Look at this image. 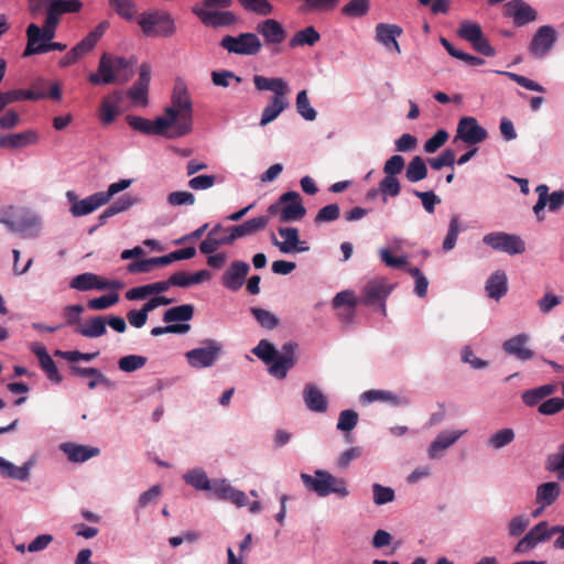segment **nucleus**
<instances>
[{
	"mask_svg": "<svg viewBox=\"0 0 564 564\" xmlns=\"http://www.w3.org/2000/svg\"><path fill=\"white\" fill-rule=\"evenodd\" d=\"M485 290L490 299L499 301L508 291L507 274L502 270L495 271L486 281Z\"/></svg>",
	"mask_w": 564,
	"mask_h": 564,
	"instance_id": "nucleus-38",
	"label": "nucleus"
},
{
	"mask_svg": "<svg viewBox=\"0 0 564 564\" xmlns=\"http://www.w3.org/2000/svg\"><path fill=\"white\" fill-rule=\"evenodd\" d=\"M115 12L127 21H132L137 13L134 0H108Z\"/></svg>",
	"mask_w": 564,
	"mask_h": 564,
	"instance_id": "nucleus-54",
	"label": "nucleus"
},
{
	"mask_svg": "<svg viewBox=\"0 0 564 564\" xmlns=\"http://www.w3.org/2000/svg\"><path fill=\"white\" fill-rule=\"evenodd\" d=\"M373 495V503L376 506H382L392 502L395 498V492L391 487L382 486L380 484H373L371 486Z\"/></svg>",
	"mask_w": 564,
	"mask_h": 564,
	"instance_id": "nucleus-62",
	"label": "nucleus"
},
{
	"mask_svg": "<svg viewBox=\"0 0 564 564\" xmlns=\"http://www.w3.org/2000/svg\"><path fill=\"white\" fill-rule=\"evenodd\" d=\"M74 330L87 338L101 337L107 333V318L101 315L91 317L84 324L77 325Z\"/></svg>",
	"mask_w": 564,
	"mask_h": 564,
	"instance_id": "nucleus-36",
	"label": "nucleus"
},
{
	"mask_svg": "<svg viewBox=\"0 0 564 564\" xmlns=\"http://www.w3.org/2000/svg\"><path fill=\"white\" fill-rule=\"evenodd\" d=\"M379 191L383 196V202H387L388 197H397L401 192V184L398 177L384 176L379 182Z\"/></svg>",
	"mask_w": 564,
	"mask_h": 564,
	"instance_id": "nucleus-64",
	"label": "nucleus"
},
{
	"mask_svg": "<svg viewBox=\"0 0 564 564\" xmlns=\"http://www.w3.org/2000/svg\"><path fill=\"white\" fill-rule=\"evenodd\" d=\"M300 478L304 487L318 497L334 494L339 498H346L350 494L346 479L338 478L325 469H316L313 475L302 473Z\"/></svg>",
	"mask_w": 564,
	"mask_h": 564,
	"instance_id": "nucleus-3",
	"label": "nucleus"
},
{
	"mask_svg": "<svg viewBox=\"0 0 564 564\" xmlns=\"http://www.w3.org/2000/svg\"><path fill=\"white\" fill-rule=\"evenodd\" d=\"M224 352V345L213 338L202 341V346L185 352L189 367L194 369L210 368L216 365Z\"/></svg>",
	"mask_w": 564,
	"mask_h": 564,
	"instance_id": "nucleus-6",
	"label": "nucleus"
},
{
	"mask_svg": "<svg viewBox=\"0 0 564 564\" xmlns=\"http://www.w3.org/2000/svg\"><path fill=\"white\" fill-rule=\"evenodd\" d=\"M257 32L263 37L267 45L281 44L286 37L283 25L274 19H267L258 23Z\"/></svg>",
	"mask_w": 564,
	"mask_h": 564,
	"instance_id": "nucleus-27",
	"label": "nucleus"
},
{
	"mask_svg": "<svg viewBox=\"0 0 564 564\" xmlns=\"http://www.w3.org/2000/svg\"><path fill=\"white\" fill-rule=\"evenodd\" d=\"M58 23L59 20H55L46 14L43 28L35 23L29 24L25 31L28 39L25 48H36L40 43L51 42L55 36Z\"/></svg>",
	"mask_w": 564,
	"mask_h": 564,
	"instance_id": "nucleus-13",
	"label": "nucleus"
},
{
	"mask_svg": "<svg viewBox=\"0 0 564 564\" xmlns=\"http://www.w3.org/2000/svg\"><path fill=\"white\" fill-rule=\"evenodd\" d=\"M506 15L512 18L516 26H523L538 19V12L523 0H511L506 4Z\"/></svg>",
	"mask_w": 564,
	"mask_h": 564,
	"instance_id": "nucleus-21",
	"label": "nucleus"
},
{
	"mask_svg": "<svg viewBox=\"0 0 564 564\" xmlns=\"http://www.w3.org/2000/svg\"><path fill=\"white\" fill-rule=\"evenodd\" d=\"M556 391L555 383L543 384L530 390H527L522 393V402L527 406H535L540 405L545 398L552 395Z\"/></svg>",
	"mask_w": 564,
	"mask_h": 564,
	"instance_id": "nucleus-43",
	"label": "nucleus"
},
{
	"mask_svg": "<svg viewBox=\"0 0 564 564\" xmlns=\"http://www.w3.org/2000/svg\"><path fill=\"white\" fill-rule=\"evenodd\" d=\"M121 110L111 99H104L99 109V119L104 126H109L120 115Z\"/></svg>",
	"mask_w": 564,
	"mask_h": 564,
	"instance_id": "nucleus-56",
	"label": "nucleus"
},
{
	"mask_svg": "<svg viewBox=\"0 0 564 564\" xmlns=\"http://www.w3.org/2000/svg\"><path fill=\"white\" fill-rule=\"evenodd\" d=\"M299 345L294 341H288L282 345L278 351L275 346L267 339H261L252 349V352L265 364H271L269 373L279 379H284L288 371L294 367L296 362L295 352Z\"/></svg>",
	"mask_w": 564,
	"mask_h": 564,
	"instance_id": "nucleus-1",
	"label": "nucleus"
},
{
	"mask_svg": "<svg viewBox=\"0 0 564 564\" xmlns=\"http://www.w3.org/2000/svg\"><path fill=\"white\" fill-rule=\"evenodd\" d=\"M148 358L141 355H128L118 360V368L123 372H133L145 366Z\"/></svg>",
	"mask_w": 564,
	"mask_h": 564,
	"instance_id": "nucleus-57",
	"label": "nucleus"
},
{
	"mask_svg": "<svg viewBox=\"0 0 564 564\" xmlns=\"http://www.w3.org/2000/svg\"><path fill=\"white\" fill-rule=\"evenodd\" d=\"M151 80V66L147 63L141 64L139 78L128 89L127 95L133 105L145 106L148 105V90Z\"/></svg>",
	"mask_w": 564,
	"mask_h": 564,
	"instance_id": "nucleus-19",
	"label": "nucleus"
},
{
	"mask_svg": "<svg viewBox=\"0 0 564 564\" xmlns=\"http://www.w3.org/2000/svg\"><path fill=\"white\" fill-rule=\"evenodd\" d=\"M210 491L215 498L231 501L239 508L248 503L247 495L242 490L232 487L227 479H213Z\"/></svg>",
	"mask_w": 564,
	"mask_h": 564,
	"instance_id": "nucleus-17",
	"label": "nucleus"
},
{
	"mask_svg": "<svg viewBox=\"0 0 564 564\" xmlns=\"http://www.w3.org/2000/svg\"><path fill=\"white\" fill-rule=\"evenodd\" d=\"M253 84L259 91H272L273 96H288L290 93L289 84L281 77L253 76Z\"/></svg>",
	"mask_w": 564,
	"mask_h": 564,
	"instance_id": "nucleus-30",
	"label": "nucleus"
},
{
	"mask_svg": "<svg viewBox=\"0 0 564 564\" xmlns=\"http://www.w3.org/2000/svg\"><path fill=\"white\" fill-rule=\"evenodd\" d=\"M546 468L556 471L558 479H564V443L560 445L556 453L549 455Z\"/></svg>",
	"mask_w": 564,
	"mask_h": 564,
	"instance_id": "nucleus-63",
	"label": "nucleus"
},
{
	"mask_svg": "<svg viewBox=\"0 0 564 564\" xmlns=\"http://www.w3.org/2000/svg\"><path fill=\"white\" fill-rule=\"evenodd\" d=\"M69 371L73 376H77V377H93V378H97L99 379V382L107 387V388H113L115 387V383L109 379L107 378L99 369L97 368H93V367H88V368H84V367H79V366H76V365H72L69 367Z\"/></svg>",
	"mask_w": 564,
	"mask_h": 564,
	"instance_id": "nucleus-51",
	"label": "nucleus"
},
{
	"mask_svg": "<svg viewBox=\"0 0 564 564\" xmlns=\"http://www.w3.org/2000/svg\"><path fill=\"white\" fill-rule=\"evenodd\" d=\"M321 40V34L312 25L297 31L289 41L291 48L314 46Z\"/></svg>",
	"mask_w": 564,
	"mask_h": 564,
	"instance_id": "nucleus-44",
	"label": "nucleus"
},
{
	"mask_svg": "<svg viewBox=\"0 0 564 564\" xmlns=\"http://www.w3.org/2000/svg\"><path fill=\"white\" fill-rule=\"evenodd\" d=\"M459 217L454 215L449 219L448 230L443 241L442 248L444 251H451L455 248L457 237L460 232Z\"/></svg>",
	"mask_w": 564,
	"mask_h": 564,
	"instance_id": "nucleus-59",
	"label": "nucleus"
},
{
	"mask_svg": "<svg viewBox=\"0 0 564 564\" xmlns=\"http://www.w3.org/2000/svg\"><path fill=\"white\" fill-rule=\"evenodd\" d=\"M296 111L307 121H314L317 117L316 110L311 106L306 90H301L296 95Z\"/></svg>",
	"mask_w": 564,
	"mask_h": 564,
	"instance_id": "nucleus-52",
	"label": "nucleus"
},
{
	"mask_svg": "<svg viewBox=\"0 0 564 564\" xmlns=\"http://www.w3.org/2000/svg\"><path fill=\"white\" fill-rule=\"evenodd\" d=\"M144 35L150 37H170L176 33V25L173 17L163 10L143 12L139 20Z\"/></svg>",
	"mask_w": 564,
	"mask_h": 564,
	"instance_id": "nucleus-5",
	"label": "nucleus"
},
{
	"mask_svg": "<svg viewBox=\"0 0 564 564\" xmlns=\"http://www.w3.org/2000/svg\"><path fill=\"white\" fill-rule=\"evenodd\" d=\"M279 200L280 203H290L285 205L281 210V221L288 223L292 220H299L305 216L306 209L301 203L300 195L297 192H286L283 195H281Z\"/></svg>",
	"mask_w": 564,
	"mask_h": 564,
	"instance_id": "nucleus-25",
	"label": "nucleus"
},
{
	"mask_svg": "<svg viewBox=\"0 0 564 564\" xmlns=\"http://www.w3.org/2000/svg\"><path fill=\"white\" fill-rule=\"evenodd\" d=\"M36 142L37 134L32 130L10 134H0L1 149H20Z\"/></svg>",
	"mask_w": 564,
	"mask_h": 564,
	"instance_id": "nucleus-32",
	"label": "nucleus"
},
{
	"mask_svg": "<svg viewBox=\"0 0 564 564\" xmlns=\"http://www.w3.org/2000/svg\"><path fill=\"white\" fill-rule=\"evenodd\" d=\"M338 0H303L300 7L302 13H324L334 10Z\"/></svg>",
	"mask_w": 564,
	"mask_h": 564,
	"instance_id": "nucleus-50",
	"label": "nucleus"
},
{
	"mask_svg": "<svg viewBox=\"0 0 564 564\" xmlns=\"http://www.w3.org/2000/svg\"><path fill=\"white\" fill-rule=\"evenodd\" d=\"M403 30L398 24L378 23L375 28V39L388 51H394L400 54L401 48L397 37L402 34Z\"/></svg>",
	"mask_w": 564,
	"mask_h": 564,
	"instance_id": "nucleus-23",
	"label": "nucleus"
},
{
	"mask_svg": "<svg viewBox=\"0 0 564 564\" xmlns=\"http://www.w3.org/2000/svg\"><path fill=\"white\" fill-rule=\"evenodd\" d=\"M192 12L205 26L213 29L232 25L238 20L231 11L225 9L207 10V8L199 4L193 6Z\"/></svg>",
	"mask_w": 564,
	"mask_h": 564,
	"instance_id": "nucleus-10",
	"label": "nucleus"
},
{
	"mask_svg": "<svg viewBox=\"0 0 564 564\" xmlns=\"http://www.w3.org/2000/svg\"><path fill=\"white\" fill-rule=\"evenodd\" d=\"M0 224L4 225L11 232L21 234L24 237H36L41 220L37 215L28 208L6 205L0 206Z\"/></svg>",
	"mask_w": 564,
	"mask_h": 564,
	"instance_id": "nucleus-2",
	"label": "nucleus"
},
{
	"mask_svg": "<svg viewBox=\"0 0 564 564\" xmlns=\"http://www.w3.org/2000/svg\"><path fill=\"white\" fill-rule=\"evenodd\" d=\"M183 479L187 485L192 486L196 490L207 491L210 490V487L213 486V480L208 478L206 471L200 467L186 471L183 475Z\"/></svg>",
	"mask_w": 564,
	"mask_h": 564,
	"instance_id": "nucleus-45",
	"label": "nucleus"
},
{
	"mask_svg": "<svg viewBox=\"0 0 564 564\" xmlns=\"http://www.w3.org/2000/svg\"><path fill=\"white\" fill-rule=\"evenodd\" d=\"M104 205H106L104 196H101L100 192H97L80 199L76 205H70L69 213L73 217H82L94 213Z\"/></svg>",
	"mask_w": 564,
	"mask_h": 564,
	"instance_id": "nucleus-37",
	"label": "nucleus"
},
{
	"mask_svg": "<svg viewBox=\"0 0 564 564\" xmlns=\"http://www.w3.org/2000/svg\"><path fill=\"white\" fill-rule=\"evenodd\" d=\"M457 34L460 39L471 43L484 33L481 26L478 23L471 21H463L459 24Z\"/></svg>",
	"mask_w": 564,
	"mask_h": 564,
	"instance_id": "nucleus-60",
	"label": "nucleus"
},
{
	"mask_svg": "<svg viewBox=\"0 0 564 564\" xmlns=\"http://www.w3.org/2000/svg\"><path fill=\"white\" fill-rule=\"evenodd\" d=\"M165 291H167L166 281H158L128 290L126 293V299L129 301H140L147 299L150 295L162 294Z\"/></svg>",
	"mask_w": 564,
	"mask_h": 564,
	"instance_id": "nucleus-39",
	"label": "nucleus"
},
{
	"mask_svg": "<svg viewBox=\"0 0 564 564\" xmlns=\"http://www.w3.org/2000/svg\"><path fill=\"white\" fill-rule=\"evenodd\" d=\"M390 290L379 281H370L368 282L362 291L364 299L362 303L365 305H375L380 303L382 311H386L384 300L389 295Z\"/></svg>",
	"mask_w": 564,
	"mask_h": 564,
	"instance_id": "nucleus-31",
	"label": "nucleus"
},
{
	"mask_svg": "<svg viewBox=\"0 0 564 564\" xmlns=\"http://www.w3.org/2000/svg\"><path fill=\"white\" fill-rule=\"evenodd\" d=\"M488 138L487 130L471 116L462 117L456 129V139L467 144H478Z\"/></svg>",
	"mask_w": 564,
	"mask_h": 564,
	"instance_id": "nucleus-12",
	"label": "nucleus"
},
{
	"mask_svg": "<svg viewBox=\"0 0 564 564\" xmlns=\"http://www.w3.org/2000/svg\"><path fill=\"white\" fill-rule=\"evenodd\" d=\"M290 102L288 96H272L263 108L260 119V126L265 127L274 121L288 107Z\"/></svg>",
	"mask_w": 564,
	"mask_h": 564,
	"instance_id": "nucleus-35",
	"label": "nucleus"
},
{
	"mask_svg": "<svg viewBox=\"0 0 564 564\" xmlns=\"http://www.w3.org/2000/svg\"><path fill=\"white\" fill-rule=\"evenodd\" d=\"M172 105L181 111V120L176 122V126L169 133V138H180L191 132L193 126L192 119V100L187 91V87L183 80H176L173 94Z\"/></svg>",
	"mask_w": 564,
	"mask_h": 564,
	"instance_id": "nucleus-4",
	"label": "nucleus"
},
{
	"mask_svg": "<svg viewBox=\"0 0 564 564\" xmlns=\"http://www.w3.org/2000/svg\"><path fill=\"white\" fill-rule=\"evenodd\" d=\"M132 76L133 72L117 75L111 64V56L105 53L99 59L97 73L90 74L88 80L93 85H109L116 82L124 84L129 82Z\"/></svg>",
	"mask_w": 564,
	"mask_h": 564,
	"instance_id": "nucleus-11",
	"label": "nucleus"
},
{
	"mask_svg": "<svg viewBox=\"0 0 564 564\" xmlns=\"http://www.w3.org/2000/svg\"><path fill=\"white\" fill-rule=\"evenodd\" d=\"M250 312L257 322L261 325V327L265 329H273L279 325V318L268 310L251 307Z\"/></svg>",
	"mask_w": 564,
	"mask_h": 564,
	"instance_id": "nucleus-58",
	"label": "nucleus"
},
{
	"mask_svg": "<svg viewBox=\"0 0 564 564\" xmlns=\"http://www.w3.org/2000/svg\"><path fill=\"white\" fill-rule=\"evenodd\" d=\"M59 449L67 456L68 460L73 463H84L88 459L99 455L100 449L98 447L80 445L76 443H62Z\"/></svg>",
	"mask_w": 564,
	"mask_h": 564,
	"instance_id": "nucleus-28",
	"label": "nucleus"
},
{
	"mask_svg": "<svg viewBox=\"0 0 564 564\" xmlns=\"http://www.w3.org/2000/svg\"><path fill=\"white\" fill-rule=\"evenodd\" d=\"M221 48L229 54L252 56L257 55L261 48L262 43L256 33L243 32L236 36L225 35L219 42Z\"/></svg>",
	"mask_w": 564,
	"mask_h": 564,
	"instance_id": "nucleus-7",
	"label": "nucleus"
},
{
	"mask_svg": "<svg viewBox=\"0 0 564 564\" xmlns=\"http://www.w3.org/2000/svg\"><path fill=\"white\" fill-rule=\"evenodd\" d=\"M553 535L552 527L546 521L535 524L516 545L514 552L525 553L539 543L545 542Z\"/></svg>",
	"mask_w": 564,
	"mask_h": 564,
	"instance_id": "nucleus-16",
	"label": "nucleus"
},
{
	"mask_svg": "<svg viewBox=\"0 0 564 564\" xmlns=\"http://www.w3.org/2000/svg\"><path fill=\"white\" fill-rule=\"evenodd\" d=\"M194 316L192 304H182L166 310L163 314V322L175 324V322H188Z\"/></svg>",
	"mask_w": 564,
	"mask_h": 564,
	"instance_id": "nucleus-47",
	"label": "nucleus"
},
{
	"mask_svg": "<svg viewBox=\"0 0 564 564\" xmlns=\"http://www.w3.org/2000/svg\"><path fill=\"white\" fill-rule=\"evenodd\" d=\"M370 9V0H350L341 8V14L349 18H362Z\"/></svg>",
	"mask_w": 564,
	"mask_h": 564,
	"instance_id": "nucleus-53",
	"label": "nucleus"
},
{
	"mask_svg": "<svg viewBox=\"0 0 564 564\" xmlns=\"http://www.w3.org/2000/svg\"><path fill=\"white\" fill-rule=\"evenodd\" d=\"M466 430H445L437 434L427 448L430 459H438L444 452L451 448L464 434Z\"/></svg>",
	"mask_w": 564,
	"mask_h": 564,
	"instance_id": "nucleus-18",
	"label": "nucleus"
},
{
	"mask_svg": "<svg viewBox=\"0 0 564 564\" xmlns=\"http://www.w3.org/2000/svg\"><path fill=\"white\" fill-rule=\"evenodd\" d=\"M538 202L533 206V213L538 220H543V210L549 206L550 212H556L564 205V191H555L549 194V186L545 184L538 185L535 188Z\"/></svg>",
	"mask_w": 564,
	"mask_h": 564,
	"instance_id": "nucleus-15",
	"label": "nucleus"
},
{
	"mask_svg": "<svg viewBox=\"0 0 564 564\" xmlns=\"http://www.w3.org/2000/svg\"><path fill=\"white\" fill-rule=\"evenodd\" d=\"M128 124L135 131L148 135H164L169 138L170 131H166L167 122L163 119L151 121L147 118L128 115L126 117Z\"/></svg>",
	"mask_w": 564,
	"mask_h": 564,
	"instance_id": "nucleus-20",
	"label": "nucleus"
},
{
	"mask_svg": "<svg viewBox=\"0 0 564 564\" xmlns=\"http://www.w3.org/2000/svg\"><path fill=\"white\" fill-rule=\"evenodd\" d=\"M561 487L555 481H549L540 485L536 488V502L542 505V508L551 506L560 496Z\"/></svg>",
	"mask_w": 564,
	"mask_h": 564,
	"instance_id": "nucleus-46",
	"label": "nucleus"
},
{
	"mask_svg": "<svg viewBox=\"0 0 564 564\" xmlns=\"http://www.w3.org/2000/svg\"><path fill=\"white\" fill-rule=\"evenodd\" d=\"M358 413L355 410H344L339 413L336 429L340 432H351L358 423Z\"/></svg>",
	"mask_w": 564,
	"mask_h": 564,
	"instance_id": "nucleus-61",
	"label": "nucleus"
},
{
	"mask_svg": "<svg viewBox=\"0 0 564 564\" xmlns=\"http://www.w3.org/2000/svg\"><path fill=\"white\" fill-rule=\"evenodd\" d=\"M35 465V457L29 458L22 466H15L13 463L0 456V474L3 477L19 481H26L30 478L31 469Z\"/></svg>",
	"mask_w": 564,
	"mask_h": 564,
	"instance_id": "nucleus-29",
	"label": "nucleus"
},
{
	"mask_svg": "<svg viewBox=\"0 0 564 564\" xmlns=\"http://www.w3.org/2000/svg\"><path fill=\"white\" fill-rule=\"evenodd\" d=\"M250 267L245 261H234L221 276V284L230 291H238L245 283Z\"/></svg>",
	"mask_w": 564,
	"mask_h": 564,
	"instance_id": "nucleus-24",
	"label": "nucleus"
},
{
	"mask_svg": "<svg viewBox=\"0 0 564 564\" xmlns=\"http://www.w3.org/2000/svg\"><path fill=\"white\" fill-rule=\"evenodd\" d=\"M241 7L248 11L258 15H270L273 13V6L269 0H238Z\"/></svg>",
	"mask_w": 564,
	"mask_h": 564,
	"instance_id": "nucleus-55",
	"label": "nucleus"
},
{
	"mask_svg": "<svg viewBox=\"0 0 564 564\" xmlns=\"http://www.w3.org/2000/svg\"><path fill=\"white\" fill-rule=\"evenodd\" d=\"M269 224L268 216H259L251 218L240 225L228 228L231 237L236 240L246 236H251L263 230Z\"/></svg>",
	"mask_w": 564,
	"mask_h": 564,
	"instance_id": "nucleus-34",
	"label": "nucleus"
},
{
	"mask_svg": "<svg viewBox=\"0 0 564 564\" xmlns=\"http://www.w3.org/2000/svg\"><path fill=\"white\" fill-rule=\"evenodd\" d=\"M360 401L362 403H372L376 401L391 403L394 406H403L408 405L410 401L400 397L391 391L387 390H367L360 395Z\"/></svg>",
	"mask_w": 564,
	"mask_h": 564,
	"instance_id": "nucleus-33",
	"label": "nucleus"
},
{
	"mask_svg": "<svg viewBox=\"0 0 564 564\" xmlns=\"http://www.w3.org/2000/svg\"><path fill=\"white\" fill-rule=\"evenodd\" d=\"M529 341L530 336L528 334H518L503 341L502 349L506 354L516 357L518 360H530L533 358L534 352L527 347Z\"/></svg>",
	"mask_w": 564,
	"mask_h": 564,
	"instance_id": "nucleus-26",
	"label": "nucleus"
},
{
	"mask_svg": "<svg viewBox=\"0 0 564 564\" xmlns=\"http://www.w3.org/2000/svg\"><path fill=\"white\" fill-rule=\"evenodd\" d=\"M482 242L494 250L502 251L508 254H521L525 251V243L520 236L495 231L482 237Z\"/></svg>",
	"mask_w": 564,
	"mask_h": 564,
	"instance_id": "nucleus-8",
	"label": "nucleus"
},
{
	"mask_svg": "<svg viewBox=\"0 0 564 564\" xmlns=\"http://www.w3.org/2000/svg\"><path fill=\"white\" fill-rule=\"evenodd\" d=\"M137 203V199L129 194H124L119 197L116 202H113L110 206H108L99 216H98V226H104L109 218L115 215L126 212L130 207H132Z\"/></svg>",
	"mask_w": 564,
	"mask_h": 564,
	"instance_id": "nucleus-42",
	"label": "nucleus"
},
{
	"mask_svg": "<svg viewBox=\"0 0 564 564\" xmlns=\"http://www.w3.org/2000/svg\"><path fill=\"white\" fill-rule=\"evenodd\" d=\"M427 176V167L423 158L416 155L408 164L405 177L411 183H416Z\"/></svg>",
	"mask_w": 564,
	"mask_h": 564,
	"instance_id": "nucleus-48",
	"label": "nucleus"
},
{
	"mask_svg": "<svg viewBox=\"0 0 564 564\" xmlns=\"http://www.w3.org/2000/svg\"><path fill=\"white\" fill-rule=\"evenodd\" d=\"M235 239L228 228H224L220 224L215 225L208 232L207 237L200 242L199 251L204 254L214 253L220 246L231 245Z\"/></svg>",
	"mask_w": 564,
	"mask_h": 564,
	"instance_id": "nucleus-22",
	"label": "nucleus"
},
{
	"mask_svg": "<svg viewBox=\"0 0 564 564\" xmlns=\"http://www.w3.org/2000/svg\"><path fill=\"white\" fill-rule=\"evenodd\" d=\"M304 403L312 412L323 413L327 410L326 397L313 384H306L303 391Z\"/></svg>",
	"mask_w": 564,
	"mask_h": 564,
	"instance_id": "nucleus-40",
	"label": "nucleus"
},
{
	"mask_svg": "<svg viewBox=\"0 0 564 564\" xmlns=\"http://www.w3.org/2000/svg\"><path fill=\"white\" fill-rule=\"evenodd\" d=\"M279 235L283 238V241H279L274 234H271V242L278 247L282 253L289 254L294 252H306L310 247L306 242L300 240L299 229L295 227H281L279 228Z\"/></svg>",
	"mask_w": 564,
	"mask_h": 564,
	"instance_id": "nucleus-14",
	"label": "nucleus"
},
{
	"mask_svg": "<svg viewBox=\"0 0 564 564\" xmlns=\"http://www.w3.org/2000/svg\"><path fill=\"white\" fill-rule=\"evenodd\" d=\"M516 438V433L512 429L506 427L494 433L487 442L489 448L494 451H499L509 444H511Z\"/></svg>",
	"mask_w": 564,
	"mask_h": 564,
	"instance_id": "nucleus-49",
	"label": "nucleus"
},
{
	"mask_svg": "<svg viewBox=\"0 0 564 564\" xmlns=\"http://www.w3.org/2000/svg\"><path fill=\"white\" fill-rule=\"evenodd\" d=\"M557 41V32L552 25H541L533 34L530 44L529 53L536 59L545 58L553 50Z\"/></svg>",
	"mask_w": 564,
	"mask_h": 564,
	"instance_id": "nucleus-9",
	"label": "nucleus"
},
{
	"mask_svg": "<svg viewBox=\"0 0 564 564\" xmlns=\"http://www.w3.org/2000/svg\"><path fill=\"white\" fill-rule=\"evenodd\" d=\"M83 8L80 0H52L47 8L46 14L55 20L65 13H76Z\"/></svg>",
	"mask_w": 564,
	"mask_h": 564,
	"instance_id": "nucleus-41",
	"label": "nucleus"
}]
</instances>
